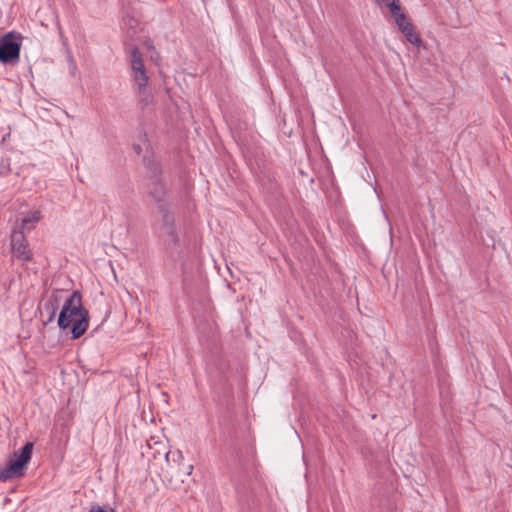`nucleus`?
Segmentation results:
<instances>
[{
  "label": "nucleus",
  "instance_id": "nucleus-1",
  "mask_svg": "<svg viewBox=\"0 0 512 512\" xmlns=\"http://www.w3.org/2000/svg\"><path fill=\"white\" fill-rule=\"evenodd\" d=\"M89 311L82 302V293L74 290L64 301L58 315L57 324L60 330L66 331L70 328L71 339L76 340L82 337L89 327Z\"/></svg>",
  "mask_w": 512,
  "mask_h": 512
},
{
  "label": "nucleus",
  "instance_id": "nucleus-2",
  "mask_svg": "<svg viewBox=\"0 0 512 512\" xmlns=\"http://www.w3.org/2000/svg\"><path fill=\"white\" fill-rule=\"evenodd\" d=\"M166 467L163 468V477L167 486L171 489H179L188 478L193 465L184 462L183 453L180 450H170L165 454Z\"/></svg>",
  "mask_w": 512,
  "mask_h": 512
},
{
  "label": "nucleus",
  "instance_id": "nucleus-3",
  "mask_svg": "<svg viewBox=\"0 0 512 512\" xmlns=\"http://www.w3.org/2000/svg\"><path fill=\"white\" fill-rule=\"evenodd\" d=\"M33 447V442H26L19 450L12 454L7 460L6 465L0 467V482L24 476L27 465L32 457Z\"/></svg>",
  "mask_w": 512,
  "mask_h": 512
},
{
  "label": "nucleus",
  "instance_id": "nucleus-4",
  "mask_svg": "<svg viewBox=\"0 0 512 512\" xmlns=\"http://www.w3.org/2000/svg\"><path fill=\"white\" fill-rule=\"evenodd\" d=\"M160 225V237L163 240L167 251L179 252L184 246L176 228L175 215L173 211L162 213Z\"/></svg>",
  "mask_w": 512,
  "mask_h": 512
},
{
  "label": "nucleus",
  "instance_id": "nucleus-5",
  "mask_svg": "<svg viewBox=\"0 0 512 512\" xmlns=\"http://www.w3.org/2000/svg\"><path fill=\"white\" fill-rule=\"evenodd\" d=\"M22 36L15 31H9L0 37V63L15 65L20 60Z\"/></svg>",
  "mask_w": 512,
  "mask_h": 512
},
{
  "label": "nucleus",
  "instance_id": "nucleus-6",
  "mask_svg": "<svg viewBox=\"0 0 512 512\" xmlns=\"http://www.w3.org/2000/svg\"><path fill=\"white\" fill-rule=\"evenodd\" d=\"M149 195L154 201L160 214L172 211L171 203L168 199V191L162 180L152 181L149 184Z\"/></svg>",
  "mask_w": 512,
  "mask_h": 512
},
{
  "label": "nucleus",
  "instance_id": "nucleus-7",
  "mask_svg": "<svg viewBox=\"0 0 512 512\" xmlns=\"http://www.w3.org/2000/svg\"><path fill=\"white\" fill-rule=\"evenodd\" d=\"M11 250L13 256L21 261H31L33 254L24 236V231L14 230L11 235Z\"/></svg>",
  "mask_w": 512,
  "mask_h": 512
},
{
  "label": "nucleus",
  "instance_id": "nucleus-8",
  "mask_svg": "<svg viewBox=\"0 0 512 512\" xmlns=\"http://www.w3.org/2000/svg\"><path fill=\"white\" fill-rule=\"evenodd\" d=\"M130 62L136 84L146 86L148 83V76L146 74L142 54L137 46H133L131 49Z\"/></svg>",
  "mask_w": 512,
  "mask_h": 512
},
{
  "label": "nucleus",
  "instance_id": "nucleus-9",
  "mask_svg": "<svg viewBox=\"0 0 512 512\" xmlns=\"http://www.w3.org/2000/svg\"><path fill=\"white\" fill-rule=\"evenodd\" d=\"M64 292L65 291L62 289H54L52 291L51 295L49 296V298L44 303L43 310L41 311V315L42 316L44 314L47 315L46 320L43 321V324L45 326L54 321V319L56 317V313L60 307V303L62 300V294Z\"/></svg>",
  "mask_w": 512,
  "mask_h": 512
},
{
  "label": "nucleus",
  "instance_id": "nucleus-10",
  "mask_svg": "<svg viewBox=\"0 0 512 512\" xmlns=\"http://www.w3.org/2000/svg\"><path fill=\"white\" fill-rule=\"evenodd\" d=\"M143 164L144 167L146 168L148 177L151 179V182L163 179L162 168L160 164L157 161H155L152 157L144 156Z\"/></svg>",
  "mask_w": 512,
  "mask_h": 512
},
{
  "label": "nucleus",
  "instance_id": "nucleus-11",
  "mask_svg": "<svg viewBox=\"0 0 512 512\" xmlns=\"http://www.w3.org/2000/svg\"><path fill=\"white\" fill-rule=\"evenodd\" d=\"M401 33L405 36L406 40L411 44L420 47L422 45V39L420 35L415 31L413 24H406L403 26Z\"/></svg>",
  "mask_w": 512,
  "mask_h": 512
},
{
  "label": "nucleus",
  "instance_id": "nucleus-12",
  "mask_svg": "<svg viewBox=\"0 0 512 512\" xmlns=\"http://www.w3.org/2000/svg\"><path fill=\"white\" fill-rule=\"evenodd\" d=\"M41 213L40 211H32L29 212L21 222V230L20 231H31L35 224L40 220Z\"/></svg>",
  "mask_w": 512,
  "mask_h": 512
},
{
  "label": "nucleus",
  "instance_id": "nucleus-13",
  "mask_svg": "<svg viewBox=\"0 0 512 512\" xmlns=\"http://www.w3.org/2000/svg\"><path fill=\"white\" fill-rule=\"evenodd\" d=\"M137 86H138V93H137L138 104H139L141 110H144L152 102L153 96L147 90V85L141 86L140 84H137Z\"/></svg>",
  "mask_w": 512,
  "mask_h": 512
},
{
  "label": "nucleus",
  "instance_id": "nucleus-14",
  "mask_svg": "<svg viewBox=\"0 0 512 512\" xmlns=\"http://www.w3.org/2000/svg\"><path fill=\"white\" fill-rule=\"evenodd\" d=\"M386 7H389L393 18L399 17V15H405V13L402 12L399 0H391Z\"/></svg>",
  "mask_w": 512,
  "mask_h": 512
},
{
  "label": "nucleus",
  "instance_id": "nucleus-15",
  "mask_svg": "<svg viewBox=\"0 0 512 512\" xmlns=\"http://www.w3.org/2000/svg\"><path fill=\"white\" fill-rule=\"evenodd\" d=\"M395 22L400 30V32L403 29V26H406V24H412V22L407 18V15H399V17L394 18Z\"/></svg>",
  "mask_w": 512,
  "mask_h": 512
},
{
  "label": "nucleus",
  "instance_id": "nucleus-16",
  "mask_svg": "<svg viewBox=\"0 0 512 512\" xmlns=\"http://www.w3.org/2000/svg\"><path fill=\"white\" fill-rule=\"evenodd\" d=\"M89 512H115V510L110 507L92 504L89 508Z\"/></svg>",
  "mask_w": 512,
  "mask_h": 512
},
{
  "label": "nucleus",
  "instance_id": "nucleus-17",
  "mask_svg": "<svg viewBox=\"0 0 512 512\" xmlns=\"http://www.w3.org/2000/svg\"><path fill=\"white\" fill-rule=\"evenodd\" d=\"M0 164L3 168L6 169L7 172L10 171V160L8 158H2Z\"/></svg>",
  "mask_w": 512,
  "mask_h": 512
},
{
  "label": "nucleus",
  "instance_id": "nucleus-18",
  "mask_svg": "<svg viewBox=\"0 0 512 512\" xmlns=\"http://www.w3.org/2000/svg\"><path fill=\"white\" fill-rule=\"evenodd\" d=\"M132 148L137 155H140L142 152V148L139 144H133Z\"/></svg>",
  "mask_w": 512,
  "mask_h": 512
},
{
  "label": "nucleus",
  "instance_id": "nucleus-19",
  "mask_svg": "<svg viewBox=\"0 0 512 512\" xmlns=\"http://www.w3.org/2000/svg\"><path fill=\"white\" fill-rule=\"evenodd\" d=\"M390 1L391 0H375V2L380 6H387Z\"/></svg>",
  "mask_w": 512,
  "mask_h": 512
}]
</instances>
